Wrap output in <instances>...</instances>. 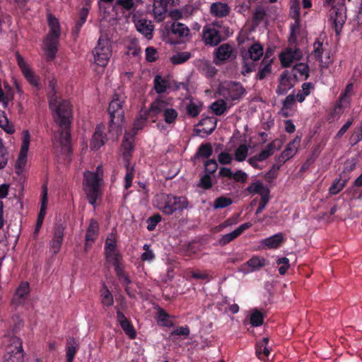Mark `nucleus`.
Instances as JSON below:
<instances>
[{"mask_svg": "<svg viewBox=\"0 0 362 362\" xmlns=\"http://www.w3.org/2000/svg\"><path fill=\"white\" fill-rule=\"evenodd\" d=\"M148 114L144 112V114H140L134 120L133 124V134L136 135L138 130L142 129L148 119Z\"/></svg>", "mask_w": 362, "mask_h": 362, "instance_id": "nucleus-43", "label": "nucleus"}, {"mask_svg": "<svg viewBox=\"0 0 362 362\" xmlns=\"http://www.w3.org/2000/svg\"><path fill=\"white\" fill-rule=\"evenodd\" d=\"M100 301L103 306L107 307H110L114 303L113 296L105 284L100 291Z\"/></svg>", "mask_w": 362, "mask_h": 362, "instance_id": "nucleus-35", "label": "nucleus"}, {"mask_svg": "<svg viewBox=\"0 0 362 362\" xmlns=\"http://www.w3.org/2000/svg\"><path fill=\"white\" fill-rule=\"evenodd\" d=\"M66 362H73L76 353V341L74 337H69L66 339Z\"/></svg>", "mask_w": 362, "mask_h": 362, "instance_id": "nucleus-36", "label": "nucleus"}, {"mask_svg": "<svg viewBox=\"0 0 362 362\" xmlns=\"http://www.w3.org/2000/svg\"><path fill=\"white\" fill-rule=\"evenodd\" d=\"M269 338L264 337L256 345V354L259 359H263L262 355L268 356L270 354V349L268 346Z\"/></svg>", "mask_w": 362, "mask_h": 362, "instance_id": "nucleus-34", "label": "nucleus"}, {"mask_svg": "<svg viewBox=\"0 0 362 362\" xmlns=\"http://www.w3.org/2000/svg\"><path fill=\"white\" fill-rule=\"evenodd\" d=\"M213 149L211 144H202L196 153V156L202 158H209L211 156Z\"/></svg>", "mask_w": 362, "mask_h": 362, "instance_id": "nucleus-47", "label": "nucleus"}, {"mask_svg": "<svg viewBox=\"0 0 362 362\" xmlns=\"http://www.w3.org/2000/svg\"><path fill=\"white\" fill-rule=\"evenodd\" d=\"M252 226L250 223H245L240 225L238 228H237L235 230L231 233L223 235L218 240L219 245L221 246H224L237 238L239 235H240L243 231L246 229H248Z\"/></svg>", "mask_w": 362, "mask_h": 362, "instance_id": "nucleus-18", "label": "nucleus"}, {"mask_svg": "<svg viewBox=\"0 0 362 362\" xmlns=\"http://www.w3.org/2000/svg\"><path fill=\"white\" fill-rule=\"evenodd\" d=\"M125 100L126 96L123 90L120 88H117L112 95V99L107 110L110 117L108 132L110 134L115 135L117 138L122 134L124 123L123 105Z\"/></svg>", "mask_w": 362, "mask_h": 362, "instance_id": "nucleus-2", "label": "nucleus"}, {"mask_svg": "<svg viewBox=\"0 0 362 362\" xmlns=\"http://www.w3.org/2000/svg\"><path fill=\"white\" fill-rule=\"evenodd\" d=\"M161 216L159 214H154L146 220L147 229L152 231L156 228V225L161 221Z\"/></svg>", "mask_w": 362, "mask_h": 362, "instance_id": "nucleus-56", "label": "nucleus"}, {"mask_svg": "<svg viewBox=\"0 0 362 362\" xmlns=\"http://www.w3.org/2000/svg\"><path fill=\"white\" fill-rule=\"evenodd\" d=\"M29 291V284L28 282H21L13 295L12 298L13 303L16 305L22 304L27 298Z\"/></svg>", "mask_w": 362, "mask_h": 362, "instance_id": "nucleus-22", "label": "nucleus"}, {"mask_svg": "<svg viewBox=\"0 0 362 362\" xmlns=\"http://www.w3.org/2000/svg\"><path fill=\"white\" fill-rule=\"evenodd\" d=\"M65 226L61 223H57L54 227V235L50 241V252L54 255L58 253L61 249Z\"/></svg>", "mask_w": 362, "mask_h": 362, "instance_id": "nucleus-11", "label": "nucleus"}, {"mask_svg": "<svg viewBox=\"0 0 362 362\" xmlns=\"http://www.w3.org/2000/svg\"><path fill=\"white\" fill-rule=\"evenodd\" d=\"M302 58V52L297 48H287L279 55V59L284 67H288L294 61H298Z\"/></svg>", "mask_w": 362, "mask_h": 362, "instance_id": "nucleus-14", "label": "nucleus"}, {"mask_svg": "<svg viewBox=\"0 0 362 362\" xmlns=\"http://www.w3.org/2000/svg\"><path fill=\"white\" fill-rule=\"evenodd\" d=\"M232 203L231 198L221 196L214 200L213 207L214 209H223L231 205Z\"/></svg>", "mask_w": 362, "mask_h": 362, "instance_id": "nucleus-46", "label": "nucleus"}, {"mask_svg": "<svg viewBox=\"0 0 362 362\" xmlns=\"http://www.w3.org/2000/svg\"><path fill=\"white\" fill-rule=\"evenodd\" d=\"M136 30L148 39L152 37L154 25L151 21L142 18L135 22Z\"/></svg>", "mask_w": 362, "mask_h": 362, "instance_id": "nucleus-23", "label": "nucleus"}, {"mask_svg": "<svg viewBox=\"0 0 362 362\" xmlns=\"http://www.w3.org/2000/svg\"><path fill=\"white\" fill-rule=\"evenodd\" d=\"M170 32L172 34L179 37H187L189 35L190 30L185 24L178 21H174L170 26Z\"/></svg>", "mask_w": 362, "mask_h": 362, "instance_id": "nucleus-31", "label": "nucleus"}, {"mask_svg": "<svg viewBox=\"0 0 362 362\" xmlns=\"http://www.w3.org/2000/svg\"><path fill=\"white\" fill-rule=\"evenodd\" d=\"M8 153L4 145H0V170L4 169L8 160Z\"/></svg>", "mask_w": 362, "mask_h": 362, "instance_id": "nucleus-59", "label": "nucleus"}, {"mask_svg": "<svg viewBox=\"0 0 362 362\" xmlns=\"http://www.w3.org/2000/svg\"><path fill=\"white\" fill-rule=\"evenodd\" d=\"M218 93L228 100L240 99L245 93L243 85L238 82H230L219 88Z\"/></svg>", "mask_w": 362, "mask_h": 362, "instance_id": "nucleus-9", "label": "nucleus"}, {"mask_svg": "<svg viewBox=\"0 0 362 362\" xmlns=\"http://www.w3.org/2000/svg\"><path fill=\"white\" fill-rule=\"evenodd\" d=\"M153 7V13L155 19L158 21H162L167 12V4H165L158 0H154Z\"/></svg>", "mask_w": 362, "mask_h": 362, "instance_id": "nucleus-32", "label": "nucleus"}, {"mask_svg": "<svg viewBox=\"0 0 362 362\" xmlns=\"http://www.w3.org/2000/svg\"><path fill=\"white\" fill-rule=\"evenodd\" d=\"M189 273L191 277L195 279H201L209 281L211 279L206 271L201 272L199 270H195L191 271Z\"/></svg>", "mask_w": 362, "mask_h": 362, "instance_id": "nucleus-61", "label": "nucleus"}, {"mask_svg": "<svg viewBox=\"0 0 362 362\" xmlns=\"http://www.w3.org/2000/svg\"><path fill=\"white\" fill-rule=\"evenodd\" d=\"M293 86L294 85L291 81V77L289 75L288 71H284L280 76L279 84L277 86L276 93L279 95H284L288 92V90L291 89Z\"/></svg>", "mask_w": 362, "mask_h": 362, "instance_id": "nucleus-20", "label": "nucleus"}, {"mask_svg": "<svg viewBox=\"0 0 362 362\" xmlns=\"http://www.w3.org/2000/svg\"><path fill=\"white\" fill-rule=\"evenodd\" d=\"M0 127L8 134H13L15 128L13 124H9L8 118L3 114L0 115Z\"/></svg>", "mask_w": 362, "mask_h": 362, "instance_id": "nucleus-55", "label": "nucleus"}, {"mask_svg": "<svg viewBox=\"0 0 362 362\" xmlns=\"http://www.w3.org/2000/svg\"><path fill=\"white\" fill-rule=\"evenodd\" d=\"M103 180L98 174L86 170L83 173V189L89 203L94 205L101 194L100 187Z\"/></svg>", "mask_w": 362, "mask_h": 362, "instance_id": "nucleus-5", "label": "nucleus"}, {"mask_svg": "<svg viewBox=\"0 0 362 362\" xmlns=\"http://www.w3.org/2000/svg\"><path fill=\"white\" fill-rule=\"evenodd\" d=\"M246 190L252 194H258L260 197L269 195L270 194L269 189L264 186L262 182L257 181L252 182L246 189Z\"/></svg>", "mask_w": 362, "mask_h": 362, "instance_id": "nucleus-29", "label": "nucleus"}, {"mask_svg": "<svg viewBox=\"0 0 362 362\" xmlns=\"http://www.w3.org/2000/svg\"><path fill=\"white\" fill-rule=\"evenodd\" d=\"M168 106V104L165 100L156 99L151 104L148 110L146 112L148 116L155 117L160 114L163 115V112Z\"/></svg>", "mask_w": 362, "mask_h": 362, "instance_id": "nucleus-25", "label": "nucleus"}, {"mask_svg": "<svg viewBox=\"0 0 362 362\" xmlns=\"http://www.w3.org/2000/svg\"><path fill=\"white\" fill-rule=\"evenodd\" d=\"M120 326L125 332V334L128 335L130 339H134L136 338V332L133 326L132 325L131 322L128 320L121 323Z\"/></svg>", "mask_w": 362, "mask_h": 362, "instance_id": "nucleus-54", "label": "nucleus"}, {"mask_svg": "<svg viewBox=\"0 0 362 362\" xmlns=\"http://www.w3.org/2000/svg\"><path fill=\"white\" fill-rule=\"evenodd\" d=\"M211 109L216 115H221L226 110V103L224 100H218L211 105Z\"/></svg>", "mask_w": 362, "mask_h": 362, "instance_id": "nucleus-49", "label": "nucleus"}, {"mask_svg": "<svg viewBox=\"0 0 362 362\" xmlns=\"http://www.w3.org/2000/svg\"><path fill=\"white\" fill-rule=\"evenodd\" d=\"M135 135L133 134L125 133L124 139L122 143V148L123 150V157L125 160L126 163L129 162L130 158L132 156L131 151L133 150V137Z\"/></svg>", "mask_w": 362, "mask_h": 362, "instance_id": "nucleus-26", "label": "nucleus"}, {"mask_svg": "<svg viewBox=\"0 0 362 362\" xmlns=\"http://www.w3.org/2000/svg\"><path fill=\"white\" fill-rule=\"evenodd\" d=\"M279 141L278 140H274L266 146L264 150H262L259 154L255 155V156L259 161L265 160L273 155L274 151L279 149Z\"/></svg>", "mask_w": 362, "mask_h": 362, "instance_id": "nucleus-28", "label": "nucleus"}, {"mask_svg": "<svg viewBox=\"0 0 362 362\" xmlns=\"http://www.w3.org/2000/svg\"><path fill=\"white\" fill-rule=\"evenodd\" d=\"M237 57V52L234 47L228 44L224 43L218 46L214 52V63L221 66L227 61H233Z\"/></svg>", "mask_w": 362, "mask_h": 362, "instance_id": "nucleus-8", "label": "nucleus"}, {"mask_svg": "<svg viewBox=\"0 0 362 362\" xmlns=\"http://www.w3.org/2000/svg\"><path fill=\"white\" fill-rule=\"evenodd\" d=\"M4 362H24V352L20 338L14 336L7 338Z\"/></svg>", "mask_w": 362, "mask_h": 362, "instance_id": "nucleus-6", "label": "nucleus"}, {"mask_svg": "<svg viewBox=\"0 0 362 362\" xmlns=\"http://www.w3.org/2000/svg\"><path fill=\"white\" fill-rule=\"evenodd\" d=\"M217 168L218 164L214 159L208 160L204 163L205 174H209L211 175L216 171Z\"/></svg>", "mask_w": 362, "mask_h": 362, "instance_id": "nucleus-58", "label": "nucleus"}, {"mask_svg": "<svg viewBox=\"0 0 362 362\" xmlns=\"http://www.w3.org/2000/svg\"><path fill=\"white\" fill-rule=\"evenodd\" d=\"M276 264L279 265L282 264L279 268V272L281 275L285 274L290 267L289 259L286 257L279 258L276 260Z\"/></svg>", "mask_w": 362, "mask_h": 362, "instance_id": "nucleus-60", "label": "nucleus"}, {"mask_svg": "<svg viewBox=\"0 0 362 362\" xmlns=\"http://www.w3.org/2000/svg\"><path fill=\"white\" fill-rule=\"evenodd\" d=\"M197 69L199 72L205 75L207 78H213L217 74L216 68L213 66L209 60H199L197 62Z\"/></svg>", "mask_w": 362, "mask_h": 362, "instance_id": "nucleus-24", "label": "nucleus"}, {"mask_svg": "<svg viewBox=\"0 0 362 362\" xmlns=\"http://www.w3.org/2000/svg\"><path fill=\"white\" fill-rule=\"evenodd\" d=\"M8 185L3 184L0 185V229L4 225V202L1 199L5 198L8 195Z\"/></svg>", "mask_w": 362, "mask_h": 362, "instance_id": "nucleus-37", "label": "nucleus"}, {"mask_svg": "<svg viewBox=\"0 0 362 362\" xmlns=\"http://www.w3.org/2000/svg\"><path fill=\"white\" fill-rule=\"evenodd\" d=\"M264 322V315L263 314L255 310L253 311L250 315V324L253 327H259L263 324Z\"/></svg>", "mask_w": 362, "mask_h": 362, "instance_id": "nucleus-51", "label": "nucleus"}, {"mask_svg": "<svg viewBox=\"0 0 362 362\" xmlns=\"http://www.w3.org/2000/svg\"><path fill=\"white\" fill-rule=\"evenodd\" d=\"M163 116L164 117V121L167 124H170L175 123V120L177 118L178 113L176 110H175L172 107H169L168 106V107L165 109V112H163Z\"/></svg>", "mask_w": 362, "mask_h": 362, "instance_id": "nucleus-44", "label": "nucleus"}, {"mask_svg": "<svg viewBox=\"0 0 362 362\" xmlns=\"http://www.w3.org/2000/svg\"><path fill=\"white\" fill-rule=\"evenodd\" d=\"M57 81L54 78L49 81L48 100L49 106L54 112V119L59 129L55 131L52 137L54 148H60L62 154L69 155L71 151V124L72 110L70 103L61 100L57 95Z\"/></svg>", "mask_w": 362, "mask_h": 362, "instance_id": "nucleus-1", "label": "nucleus"}, {"mask_svg": "<svg viewBox=\"0 0 362 362\" xmlns=\"http://www.w3.org/2000/svg\"><path fill=\"white\" fill-rule=\"evenodd\" d=\"M329 21L334 25L337 35H339L346 21L344 6H341L339 8H332L329 11Z\"/></svg>", "mask_w": 362, "mask_h": 362, "instance_id": "nucleus-10", "label": "nucleus"}, {"mask_svg": "<svg viewBox=\"0 0 362 362\" xmlns=\"http://www.w3.org/2000/svg\"><path fill=\"white\" fill-rule=\"evenodd\" d=\"M312 88H313V86L311 83H304L302 85V90H299L296 95V100L300 103L303 102L305 97L310 93Z\"/></svg>", "mask_w": 362, "mask_h": 362, "instance_id": "nucleus-48", "label": "nucleus"}, {"mask_svg": "<svg viewBox=\"0 0 362 362\" xmlns=\"http://www.w3.org/2000/svg\"><path fill=\"white\" fill-rule=\"evenodd\" d=\"M248 149L249 148L247 145H240L235 151V159L238 162L245 160L247 156Z\"/></svg>", "mask_w": 362, "mask_h": 362, "instance_id": "nucleus-50", "label": "nucleus"}, {"mask_svg": "<svg viewBox=\"0 0 362 362\" xmlns=\"http://www.w3.org/2000/svg\"><path fill=\"white\" fill-rule=\"evenodd\" d=\"M126 168H127V173L124 177V181L125 185L124 187L125 189H128L132 186V180L134 175V167L130 166L129 162L126 163Z\"/></svg>", "mask_w": 362, "mask_h": 362, "instance_id": "nucleus-53", "label": "nucleus"}, {"mask_svg": "<svg viewBox=\"0 0 362 362\" xmlns=\"http://www.w3.org/2000/svg\"><path fill=\"white\" fill-rule=\"evenodd\" d=\"M30 135L29 131L27 129L23 130L22 145L18 160L16 163V168L22 169L26 163L27 153L30 144Z\"/></svg>", "mask_w": 362, "mask_h": 362, "instance_id": "nucleus-13", "label": "nucleus"}, {"mask_svg": "<svg viewBox=\"0 0 362 362\" xmlns=\"http://www.w3.org/2000/svg\"><path fill=\"white\" fill-rule=\"evenodd\" d=\"M293 76L294 78L297 77V74H299L301 76H305V78L307 79L309 76V68L307 64L299 63L296 64L293 69Z\"/></svg>", "mask_w": 362, "mask_h": 362, "instance_id": "nucleus-42", "label": "nucleus"}, {"mask_svg": "<svg viewBox=\"0 0 362 362\" xmlns=\"http://www.w3.org/2000/svg\"><path fill=\"white\" fill-rule=\"evenodd\" d=\"M106 258L108 261L112 262V264H117L119 262L121 256L115 250H107L105 252Z\"/></svg>", "mask_w": 362, "mask_h": 362, "instance_id": "nucleus-64", "label": "nucleus"}, {"mask_svg": "<svg viewBox=\"0 0 362 362\" xmlns=\"http://www.w3.org/2000/svg\"><path fill=\"white\" fill-rule=\"evenodd\" d=\"M95 64L100 66H105L112 56V42L105 36L102 35L97 46L93 51Z\"/></svg>", "mask_w": 362, "mask_h": 362, "instance_id": "nucleus-7", "label": "nucleus"}, {"mask_svg": "<svg viewBox=\"0 0 362 362\" xmlns=\"http://www.w3.org/2000/svg\"><path fill=\"white\" fill-rule=\"evenodd\" d=\"M48 25L49 31L44 40L43 49L46 52L48 60H52L58 50L61 28L58 19L52 14L48 15Z\"/></svg>", "mask_w": 362, "mask_h": 362, "instance_id": "nucleus-3", "label": "nucleus"}, {"mask_svg": "<svg viewBox=\"0 0 362 362\" xmlns=\"http://www.w3.org/2000/svg\"><path fill=\"white\" fill-rule=\"evenodd\" d=\"M313 54L317 60L322 63V54L323 53L322 42L317 40L313 44Z\"/></svg>", "mask_w": 362, "mask_h": 362, "instance_id": "nucleus-57", "label": "nucleus"}, {"mask_svg": "<svg viewBox=\"0 0 362 362\" xmlns=\"http://www.w3.org/2000/svg\"><path fill=\"white\" fill-rule=\"evenodd\" d=\"M269 54L268 51L266 52L264 59L262 61V64L264 66L260 67L257 76L256 78L258 80L264 79L267 75H269L272 71L271 62L272 60L269 59Z\"/></svg>", "mask_w": 362, "mask_h": 362, "instance_id": "nucleus-33", "label": "nucleus"}, {"mask_svg": "<svg viewBox=\"0 0 362 362\" xmlns=\"http://www.w3.org/2000/svg\"><path fill=\"white\" fill-rule=\"evenodd\" d=\"M300 139L296 137L287 145L286 149L277 158V161L280 165L284 163L296 153L300 145Z\"/></svg>", "mask_w": 362, "mask_h": 362, "instance_id": "nucleus-16", "label": "nucleus"}, {"mask_svg": "<svg viewBox=\"0 0 362 362\" xmlns=\"http://www.w3.org/2000/svg\"><path fill=\"white\" fill-rule=\"evenodd\" d=\"M202 40L207 45H218L222 40L221 33L214 27L205 26L202 31Z\"/></svg>", "mask_w": 362, "mask_h": 362, "instance_id": "nucleus-12", "label": "nucleus"}, {"mask_svg": "<svg viewBox=\"0 0 362 362\" xmlns=\"http://www.w3.org/2000/svg\"><path fill=\"white\" fill-rule=\"evenodd\" d=\"M246 264L252 268V271H254L266 266L267 260L263 257L255 256L250 259Z\"/></svg>", "mask_w": 362, "mask_h": 362, "instance_id": "nucleus-41", "label": "nucleus"}, {"mask_svg": "<svg viewBox=\"0 0 362 362\" xmlns=\"http://www.w3.org/2000/svg\"><path fill=\"white\" fill-rule=\"evenodd\" d=\"M16 57L18 65L19 66L25 78L31 85L37 87L39 86V78L35 75L33 71L30 69L28 64L24 61L23 58L18 53L16 54Z\"/></svg>", "mask_w": 362, "mask_h": 362, "instance_id": "nucleus-15", "label": "nucleus"}, {"mask_svg": "<svg viewBox=\"0 0 362 362\" xmlns=\"http://www.w3.org/2000/svg\"><path fill=\"white\" fill-rule=\"evenodd\" d=\"M284 242V238L282 233H279L271 237L267 238L262 241L269 249L278 248Z\"/></svg>", "mask_w": 362, "mask_h": 362, "instance_id": "nucleus-30", "label": "nucleus"}, {"mask_svg": "<svg viewBox=\"0 0 362 362\" xmlns=\"http://www.w3.org/2000/svg\"><path fill=\"white\" fill-rule=\"evenodd\" d=\"M213 183L210 175L204 174L200 176L199 182L197 184V187L206 190L211 189Z\"/></svg>", "mask_w": 362, "mask_h": 362, "instance_id": "nucleus-52", "label": "nucleus"}, {"mask_svg": "<svg viewBox=\"0 0 362 362\" xmlns=\"http://www.w3.org/2000/svg\"><path fill=\"white\" fill-rule=\"evenodd\" d=\"M187 115L192 117H195L199 115L200 112V107L194 103L190 102L186 107Z\"/></svg>", "mask_w": 362, "mask_h": 362, "instance_id": "nucleus-63", "label": "nucleus"}, {"mask_svg": "<svg viewBox=\"0 0 362 362\" xmlns=\"http://www.w3.org/2000/svg\"><path fill=\"white\" fill-rule=\"evenodd\" d=\"M104 130L105 125L103 124H100L96 127L95 131L91 139V148L94 150H98L105 144L107 140V137L106 134H104Z\"/></svg>", "mask_w": 362, "mask_h": 362, "instance_id": "nucleus-17", "label": "nucleus"}, {"mask_svg": "<svg viewBox=\"0 0 362 362\" xmlns=\"http://www.w3.org/2000/svg\"><path fill=\"white\" fill-rule=\"evenodd\" d=\"M168 86V81L157 75L154 78V88L157 93L161 94L166 91Z\"/></svg>", "mask_w": 362, "mask_h": 362, "instance_id": "nucleus-40", "label": "nucleus"}, {"mask_svg": "<svg viewBox=\"0 0 362 362\" xmlns=\"http://www.w3.org/2000/svg\"><path fill=\"white\" fill-rule=\"evenodd\" d=\"M99 232V224L97 221L95 219H91L90 221L88 227L86 230V243L85 247L87 249L89 246H90L96 240Z\"/></svg>", "mask_w": 362, "mask_h": 362, "instance_id": "nucleus-19", "label": "nucleus"}, {"mask_svg": "<svg viewBox=\"0 0 362 362\" xmlns=\"http://www.w3.org/2000/svg\"><path fill=\"white\" fill-rule=\"evenodd\" d=\"M242 57H243V66L241 73L244 76H245V75L250 74V72H252L255 69V64L253 62H247L248 58H247L246 56L242 55Z\"/></svg>", "mask_w": 362, "mask_h": 362, "instance_id": "nucleus-62", "label": "nucleus"}, {"mask_svg": "<svg viewBox=\"0 0 362 362\" xmlns=\"http://www.w3.org/2000/svg\"><path fill=\"white\" fill-rule=\"evenodd\" d=\"M190 57L191 53L189 52H179L170 57V62L173 64H180L187 62Z\"/></svg>", "mask_w": 362, "mask_h": 362, "instance_id": "nucleus-45", "label": "nucleus"}, {"mask_svg": "<svg viewBox=\"0 0 362 362\" xmlns=\"http://www.w3.org/2000/svg\"><path fill=\"white\" fill-rule=\"evenodd\" d=\"M342 175H340V177L335 179L329 189V193L332 195H334L341 192L345 187L347 179L341 180Z\"/></svg>", "mask_w": 362, "mask_h": 362, "instance_id": "nucleus-38", "label": "nucleus"}, {"mask_svg": "<svg viewBox=\"0 0 362 362\" xmlns=\"http://www.w3.org/2000/svg\"><path fill=\"white\" fill-rule=\"evenodd\" d=\"M209 11L213 16L221 18L230 14V8L226 3L218 1L211 4Z\"/></svg>", "mask_w": 362, "mask_h": 362, "instance_id": "nucleus-21", "label": "nucleus"}, {"mask_svg": "<svg viewBox=\"0 0 362 362\" xmlns=\"http://www.w3.org/2000/svg\"><path fill=\"white\" fill-rule=\"evenodd\" d=\"M242 55L246 56L253 62L260 59L263 55V47L258 42L254 43L248 49L247 52L243 53Z\"/></svg>", "mask_w": 362, "mask_h": 362, "instance_id": "nucleus-27", "label": "nucleus"}, {"mask_svg": "<svg viewBox=\"0 0 362 362\" xmlns=\"http://www.w3.org/2000/svg\"><path fill=\"white\" fill-rule=\"evenodd\" d=\"M155 202L156 206L167 215H171L177 210L181 211L188 207V202L184 197L160 194L156 196Z\"/></svg>", "mask_w": 362, "mask_h": 362, "instance_id": "nucleus-4", "label": "nucleus"}, {"mask_svg": "<svg viewBox=\"0 0 362 362\" xmlns=\"http://www.w3.org/2000/svg\"><path fill=\"white\" fill-rule=\"evenodd\" d=\"M47 203V188L46 185L42 187V197L41 202V207L38 214L37 220L40 222H43L45 216L46 214V207Z\"/></svg>", "mask_w": 362, "mask_h": 362, "instance_id": "nucleus-39", "label": "nucleus"}]
</instances>
